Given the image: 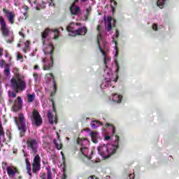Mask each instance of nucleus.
I'll return each mask as SVG.
<instances>
[{
  "instance_id": "1",
  "label": "nucleus",
  "mask_w": 179,
  "mask_h": 179,
  "mask_svg": "<svg viewBox=\"0 0 179 179\" xmlns=\"http://www.w3.org/2000/svg\"><path fill=\"white\" fill-rule=\"evenodd\" d=\"M90 125L93 129H96L97 127H100V125L103 127L102 131L103 134H105V141H110V139L112 141L110 143L100 144L97 147L98 154H99L103 159H108L113 155H115V153H117V149L119 148L120 137L117 135L114 136L115 134V128L114 126L110 124H106L104 126L102 122L98 120L92 121Z\"/></svg>"
},
{
  "instance_id": "2",
  "label": "nucleus",
  "mask_w": 179,
  "mask_h": 179,
  "mask_svg": "<svg viewBox=\"0 0 179 179\" xmlns=\"http://www.w3.org/2000/svg\"><path fill=\"white\" fill-rule=\"evenodd\" d=\"M50 31V29H46L41 33L42 50L45 55V58L42 60L43 71H50L52 68V65H54V59H52V55H54V45L49 36Z\"/></svg>"
},
{
  "instance_id": "3",
  "label": "nucleus",
  "mask_w": 179,
  "mask_h": 179,
  "mask_svg": "<svg viewBox=\"0 0 179 179\" xmlns=\"http://www.w3.org/2000/svg\"><path fill=\"white\" fill-rule=\"evenodd\" d=\"M97 30L99 31L97 43L100 52H101L102 55L103 56V61L106 66L105 69L111 71V69H110V66H111V57L108 55H106V52L103 50V48H106V41H104V38H103V35L101 34V25H98Z\"/></svg>"
},
{
  "instance_id": "4",
  "label": "nucleus",
  "mask_w": 179,
  "mask_h": 179,
  "mask_svg": "<svg viewBox=\"0 0 179 179\" xmlns=\"http://www.w3.org/2000/svg\"><path fill=\"white\" fill-rule=\"evenodd\" d=\"M104 79L102 80L101 84V89L102 90H108L109 92H113L114 86L111 85V82H117L118 76L117 74H113V71L109 69H105V73L103 74Z\"/></svg>"
},
{
  "instance_id": "5",
  "label": "nucleus",
  "mask_w": 179,
  "mask_h": 179,
  "mask_svg": "<svg viewBox=\"0 0 179 179\" xmlns=\"http://www.w3.org/2000/svg\"><path fill=\"white\" fill-rule=\"evenodd\" d=\"M11 89L14 90V92L8 91V96L14 99L16 97V93H19V92H23L27 87L26 82L24 80L21 78H11Z\"/></svg>"
},
{
  "instance_id": "6",
  "label": "nucleus",
  "mask_w": 179,
  "mask_h": 179,
  "mask_svg": "<svg viewBox=\"0 0 179 179\" xmlns=\"http://www.w3.org/2000/svg\"><path fill=\"white\" fill-rule=\"evenodd\" d=\"M79 23H73L71 22L70 24L66 27L67 31H69V36H71L72 37H75V36H85L86 33L87 32V29L86 27H80L78 28V26H79Z\"/></svg>"
},
{
  "instance_id": "7",
  "label": "nucleus",
  "mask_w": 179,
  "mask_h": 179,
  "mask_svg": "<svg viewBox=\"0 0 179 179\" xmlns=\"http://www.w3.org/2000/svg\"><path fill=\"white\" fill-rule=\"evenodd\" d=\"M0 26L3 37H4L6 43H13V32L9 29L3 17H0Z\"/></svg>"
},
{
  "instance_id": "8",
  "label": "nucleus",
  "mask_w": 179,
  "mask_h": 179,
  "mask_svg": "<svg viewBox=\"0 0 179 179\" xmlns=\"http://www.w3.org/2000/svg\"><path fill=\"white\" fill-rule=\"evenodd\" d=\"M92 11V8L89 7L85 10L80 13V8L75 3H73L70 7V12L72 15H78L80 17H81L82 20L84 22H87L89 19V16H90V12Z\"/></svg>"
},
{
  "instance_id": "9",
  "label": "nucleus",
  "mask_w": 179,
  "mask_h": 179,
  "mask_svg": "<svg viewBox=\"0 0 179 179\" xmlns=\"http://www.w3.org/2000/svg\"><path fill=\"white\" fill-rule=\"evenodd\" d=\"M78 145H80V152L83 155L86 159L90 160L92 159V155H93V150L89 151V148L87 147L89 145V141L87 139H83L78 138L77 139Z\"/></svg>"
},
{
  "instance_id": "10",
  "label": "nucleus",
  "mask_w": 179,
  "mask_h": 179,
  "mask_svg": "<svg viewBox=\"0 0 179 179\" xmlns=\"http://www.w3.org/2000/svg\"><path fill=\"white\" fill-rule=\"evenodd\" d=\"M18 120L19 121H17V118L15 117V122H16L17 126L18 127L19 131H20V136H23L26 131H27V128L26 127V120L24 119L23 113L19 114Z\"/></svg>"
},
{
  "instance_id": "11",
  "label": "nucleus",
  "mask_w": 179,
  "mask_h": 179,
  "mask_svg": "<svg viewBox=\"0 0 179 179\" xmlns=\"http://www.w3.org/2000/svg\"><path fill=\"white\" fill-rule=\"evenodd\" d=\"M118 37H120V32L118 30L116 29L115 34L113 36V41L115 42V64L116 65V72L118 73L120 72V62H118V60H117V57H118V48L117 47V39H118Z\"/></svg>"
},
{
  "instance_id": "12",
  "label": "nucleus",
  "mask_w": 179,
  "mask_h": 179,
  "mask_svg": "<svg viewBox=\"0 0 179 179\" xmlns=\"http://www.w3.org/2000/svg\"><path fill=\"white\" fill-rule=\"evenodd\" d=\"M27 146L28 150H30L31 153L36 155L38 150V141L34 138H28L27 141Z\"/></svg>"
},
{
  "instance_id": "13",
  "label": "nucleus",
  "mask_w": 179,
  "mask_h": 179,
  "mask_svg": "<svg viewBox=\"0 0 179 179\" xmlns=\"http://www.w3.org/2000/svg\"><path fill=\"white\" fill-rule=\"evenodd\" d=\"M45 79L47 83H50L52 85V91L50 93V96L52 97L55 95V93H57V84L55 83L54 76L52 73H48Z\"/></svg>"
},
{
  "instance_id": "14",
  "label": "nucleus",
  "mask_w": 179,
  "mask_h": 179,
  "mask_svg": "<svg viewBox=\"0 0 179 179\" xmlns=\"http://www.w3.org/2000/svg\"><path fill=\"white\" fill-rule=\"evenodd\" d=\"M41 162V158L40 155H37L34 158V162L32 164V171L33 173H37L40 171L41 169V165L40 164Z\"/></svg>"
},
{
  "instance_id": "15",
  "label": "nucleus",
  "mask_w": 179,
  "mask_h": 179,
  "mask_svg": "<svg viewBox=\"0 0 179 179\" xmlns=\"http://www.w3.org/2000/svg\"><path fill=\"white\" fill-rule=\"evenodd\" d=\"M33 121L35 122V125L36 127H40L41 124L43 123V119L41 118V116L40 115V113L37 112L36 110L33 111Z\"/></svg>"
},
{
  "instance_id": "16",
  "label": "nucleus",
  "mask_w": 179,
  "mask_h": 179,
  "mask_svg": "<svg viewBox=\"0 0 179 179\" xmlns=\"http://www.w3.org/2000/svg\"><path fill=\"white\" fill-rule=\"evenodd\" d=\"M3 13H5L6 17H7L8 22L10 24H13L15 23V13L12 11H9V10H6L5 8L3 9Z\"/></svg>"
},
{
  "instance_id": "17",
  "label": "nucleus",
  "mask_w": 179,
  "mask_h": 179,
  "mask_svg": "<svg viewBox=\"0 0 179 179\" xmlns=\"http://www.w3.org/2000/svg\"><path fill=\"white\" fill-rule=\"evenodd\" d=\"M106 29L108 31H111L113 26H115V20H113L111 17H108L106 20H105Z\"/></svg>"
},
{
  "instance_id": "18",
  "label": "nucleus",
  "mask_w": 179,
  "mask_h": 179,
  "mask_svg": "<svg viewBox=\"0 0 179 179\" xmlns=\"http://www.w3.org/2000/svg\"><path fill=\"white\" fill-rule=\"evenodd\" d=\"M34 5L36 10H40V9H44V8H45L47 3L43 1V0H35L34 1Z\"/></svg>"
},
{
  "instance_id": "19",
  "label": "nucleus",
  "mask_w": 179,
  "mask_h": 179,
  "mask_svg": "<svg viewBox=\"0 0 179 179\" xmlns=\"http://www.w3.org/2000/svg\"><path fill=\"white\" fill-rule=\"evenodd\" d=\"M110 100H113L114 103L120 104L122 101V95L118 94H113L110 97Z\"/></svg>"
},
{
  "instance_id": "20",
  "label": "nucleus",
  "mask_w": 179,
  "mask_h": 179,
  "mask_svg": "<svg viewBox=\"0 0 179 179\" xmlns=\"http://www.w3.org/2000/svg\"><path fill=\"white\" fill-rule=\"evenodd\" d=\"M91 139L94 143H99V141L101 140L100 138V134L97 132H92L91 133Z\"/></svg>"
},
{
  "instance_id": "21",
  "label": "nucleus",
  "mask_w": 179,
  "mask_h": 179,
  "mask_svg": "<svg viewBox=\"0 0 179 179\" xmlns=\"http://www.w3.org/2000/svg\"><path fill=\"white\" fill-rule=\"evenodd\" d=\"M6 170L8 176L10 177V178H13V177H15L16 175V173H17V170L12 169L10 166H8Z\"/></svg>"
},
{
  "instance_id": "22",
  "label": "nucleus",
  "mask_w": 179,
  "mask_h": 179,
  "mask_svg": "<svg viewBox=\"0 0 179 179\" xmlns=\"http://www.w3.org/2000/svg\"><path fill=\"white\" fill-rule=\"evenodd\" d=\"M167 1L169 0H157V5L160 9H163L167 5Z\"/></svg>"
},
{
  "instance_id": "23",
  "label": "nucleus",
  "mask_w": 179,
  "mask_h": 179,
  "mask_svg": "<svg viewBox=\"0 0 179 179\" xmlns=\"http://www.w3.org/2000/svg\"><path fill=\"white\" fill-rule=\"evenodd\" d=\"M25 162H26V164H27V173H28L29 176H30V177H32V176H31V165H30V162L27 158L25 159Z\"/></svg>"
},
{
  "instance_id": "24",
  "label": "nucleus",
  "mask_w": 179,
  "mask_h": 179,
  "mask_svg": "<svg viewBox=\"0 0 179 179\" xmlns=\"http://www.w3.org/2000/svg\"><path fill=\"white\" fill-rule=\"evenodd\" d=\"M124 176H127V179H134V178H135V174L131 173V172H129V169H124Z\"/></svg>"
},
{
  "instance_id": "25",
  "label": "nucleus",
  "mask_w": 179,
  "mask_h": 179,
  "mask_svg": "<svg viewBox=\"0 0 179 179\" xmlns=\"http://www.w3.org/2000/svg\"><path fill=\"white\" fill-rule=\"evenodd\" d=\"M36 99V94H27V101L28 103H33L34 100Z\"/></svg>"
},
{
  "instance_id": "26",
  "label": "nucleus",
  "mask_w": 179,
  "mask_h": 179,
  "mask_svg": "<svg viewBox=\"0 0 179 179\" xmlns=\"http://www.w3.org/2000/svg\"><path fill=\"white\" fill-rule=\"evenodd\" d=\"M50 159L52 160L53 163H57V162H58V156H57L55 151H52L50 154Z\"/></svg>"
},
{
  "instance_id": "27",
  "label": "nucleus",
  "mask_w": 179,
  "mask_h": 179,
  "mask_svg": "<svg viewBox=\"0 0 179 179\" xmlns=\"http://www.w3.org/2000/svg\"><path fill=\"white\" fill-rule=\"evenodd\" d=\"M53 143L56 149H57V150H61V148H62V145H61V143H59V141H58L57 139L55 138L53 140Z\"/></svg>"
},
{
  "instance_id": "28",
  "label": "nucleus",
  "mask_w": 179,
  "mask_h": 179,
  "mask_svg": "<svg viewBox=\"0 0 179 179\" xmlns=\"http://www.w3.org/2000/svg\"><path fill=\"white\" fill-rule=\"evenodd\" d=\"M110 2L112 11L114 12V10H115V8L117 7V2L114 0H110Z\"/></svg>"
},
{
  "instance_id": "29",
  "label": "nucleus",
  "mask_w": 179,
  "mask_h": 179,
  "mask_svg": "<svg viewBox=\"0 0 179 179\" xmlns=\"http://www.w3.org/2000/svg\"><path fill=\"white\" fill-rule=\"evenodd\" d=\"M51 31L54 34L53 38L55 40H57V38H58V37H59V31L58 29H55V30H52Z\"/></svg>"
},
{
  "instance_id": "30",
  "label": "nucleus",
  "mask_w": 179,
  "mask_h": 179,
  "mask_svg": "<svg viewBox=\"0 0 179 179\" xmlns=\"http://www.w3.org/2000/svg\"><path fill=\"white\" fill-rule=\"evenodd\" d=\"M48 117L49 119V122L50 124H51V125H52V124H54V120H53V117H52V114H51L50 113H48Z\"/></svg>"
},
{
  "instance_id": "31",
  "label": "nucleus",
  "mask_w": 179,
  "mask_h": 179,
  "mask_svg": "<svg viewBox=\"0 0 179 179\" xmlns=\"http://www.w3.org/2000/svg\"><path fill=\"white\" fill-rule=\"evenodd\" d=\"M4 75H6V76H9V75H10V69H9V66H6L4 69Z\"/></svg>"
},
{
  "instance_id": "32",
  "label": "nucleus",
  "mask_w": 179,
  "mask_h": 179,
  "mask_svg": "<svg viewBox=\"0 0 179 179\" xmlns=\"http://www.w3.org/2000/svg\"><path fill=\"white\" fill-rule=\"evenodd\" d=\"M25 48L23 49L24 52L29 51L30 50V46H29V41L25 42L24 43Z\"/></svg>"
},
{
  "instance_id": "33",
  "label": "nucleus",
  "mask_w": 179,
  "mask_h": 179,
  "mask_svg": "<svg viewBox=\"0 0 179 179\" xmlns=\"http://www.w3.org/2000/svg\"><path fill=\"white\" fill-rule=\"evenodd\" d=\"M47 179H52V173L51 169H48Z\"/></svg>"
},
{
  "instance_id": "34",
  "label": "nucleus",
  "mask_w": 179,
  "mask_h": 179,
  "mask_svg": "<svg viewBox=\"0 0 179 179\" xmlns=\"http://www.w3.org/2000/svg\"><path fill=\"white\" fill-rule=\"evenodd\" d=\"M22 9L23 10H24V12L23 13L24 16H26V15H27V10H29V7H27V6H22Z\"/></svg>"
},
{
  "instance_id": "35",
  "label": "nucleus",
  "mask_w": 179,
  "mask_h": 179,
  "mask_svg": "<svg viewBox=\"0 0 179 179\" xmlns=\"http://www.w3.org/2000/svg\"><path fill=\"white\" fill-rule=\"evenodd\" d=\"M152 29H154L155 31H157V30H159V25H157V24H153Z\"/></svg>"
},
{
  "instance_id": "36",
  "label": "nucleus",
  "mask_w": 179,
  "mask_h": 179,
  "mask_svg": "<svg viewBox=\"0 0 179 179\" xmlns=\"http://www.w3.org/2000/svg\"><path fill=\"white\" fill-rule=\"evenodd\" d=\"M14 5L15 6H19L20 5V0H14Z\"/></svg>"
},
{
  "instance_id": "37",
  "label": "nucleus",
  "mask_w": 179,
  "mask_h": 179,
  "mask_svg": "<svg viewBox=\"0 0 179 179\" xmlns=\"http://www.w3.org/2000/svg\"><path fill=\"white\" fill-rule=\"evenodd\" d=\"M34 78L36 82H38L39 78H38V75L37 73H34Z\"/></svg>"
},
{
  "instance_id": "38",
  "label": "nucleus",
  "mask_w": 179,
  "mask_h": 179,
  "mask_svg": "<svg viewBox=\"0 0 179 179\" xmlns=\"http://www.w3.org/2000/svg\"><path fill=\"white\" fill-rule=\"evenodd\" d=\"M49 6H54V3L52 2H54V0H48V1Z\"/></svg>"
},
{
  "instance_id": "39",
  "label": "nucleus",
  "mask_w": 179,
  "mask_h": 179,
  "mask_svg": "<svg viewBox=\"0 0 179 179\" xmlns=\"http://www.w3.org/2000/svg\"><path fill=\"white\" fill-rule=\"evenodd\" d=\"M17 61H20V59H23V56L20 54H18L17 56Z\"/></svg>"
},
{
  "instance_id": "40",
  "label": "nucleus",
  "mask_w": 179,
  "mask_h": 179,
  "mask_svg": "<svg viewBox=\"0 0 179 179\" xmlns=\"http://www.w3.org/2000/svg\"><path fill=\"white\" fill-rule=\"evenodd\" d=\"M1 97H2V87L1 85V83H0V99H1Z\"/></svg>"
},
{
  "instance_id": "41",
  "label": "nucleus",
  "mask_w": 179,
  "mask_h": 179,
  "mask_svg": "<svg viewBox=\"0 0 179 179\" xmlns=\"http://www.w3.org/2000/svg\"><path fill=\"white\" fill-rule=\"evenodd\" d=\"M2 52H3V49L0 48V57L2 56Z\"/></svg>"
},
{
  "instance_id": "42",
  "label": "nucleus",
  "mask_w": 179,
  "mask_h": 179,
  "mask_svg": "<svg viewBox=\"0 0 179 179\" xmlns=\"http://www.w3.org/2000/svg\"><path fill=\"white\" fill-rule=\"evenodd\" d=\"M61 155L62 156V159L65 160V157L64 156V152H61Z\"/></svg>"
},
{
  "instance_id": "43",
  "label": "nucleus",
  "mask_w": 179,
  "mask_h": 179,
  "mask_svg": "<svg viewBox=\"0 0 179 179\" xmlns=\"http://www.w3.org/2000/svg\"><path fill=\"white\" fill-rule=\"evenodd\" d=\"M34 69H40V67H38V65H36L34 66Z\"/></svg>"
},
{
  "instance_id": "44",
  "label": "nucleus",
  "mask_w": 179,
  "mask_h": 179,
  "mask_svg": "<svg viewBox=\"0 0 179 179\" xmlns=\"http://www.w3.org/2000/svg\"><path fill=\"white\" fill-rule=\"evenodd\" d=\"M105 179H111V176H107L105 178Z\"/></svg>"
},
{
  "instance_id": "45",
  "label": "nucleus",
  "mask_w": 179,
  "mask_h": 179,
  "mask_svg": "<svg viewBox=\"0 0 179 179\" xmlns=\"http://www.w3.org/2000/svg\"><path fill=\"white\" fill-rule=\"evenodd\" d=\"M19 34H20V36H22V37H24V34H23V33L19 32Z\"/></svg>"
},
{
  "instance_id": "46",
  "label": "nucleus",
  "mask_w": 179,
  "mask_h": 179,
  "mask_svg": "<svg viewBox=\"0 0 179 179\" xmlns=\"http://www.w3.org/2000/svg\"><path fill=\"white\" fill-rule=\"evenodd\" d=\"M31 57H34V55H36V54L34 53V52H33L32 53H31Z\"/></svg>"
},
{
  "instance_id": "47",
  "label": "nucleus",
  "mask_w": 179,
  "mask_h": 179,
  "mask_svg": "<svg viewBox=\"0 0 179 179\" xmlns=\"http://www.w3.org/2000/svg\"><path fill=\"white\" fill-rule=\"evenodd\" d=\"M41 179H47L45 176H41Z\"/></svg>"
},
{
  "instance_id": "48",
  "label": "nucleus",
  "mask_w": 179,
  "mask_h": 179,
  "mask_svg": "<svg viewBox=\"0 0 179 179\" xmlns=\"http://www.w3.org/2000/svg\"><path fill=\"white\" fill-rule=\"evenodd\" d=\"M17 99L19 100V101H22V98H20V96H18Z\"/></svg>"
},
{
  "instance_id": "49",
  "label": "nucleus",
  "mask_w": 179,
  "mask_h": 179,
  "mask_svg": "<svg viewBox=\"0 0 179 179\" xmlns=\"http://www.w3.org/2000/svg\"><path fill=\"white\" fill-rule=\"evenodd\" d=\"M5 64V62L4 61H1V65H4Z\"/></svg>"
},
{
  "instance_id": "50",
  "label": "nucleus",
  "mask_w": 179,
  "mask_h": 179,
  "mask_svg": "<svg viewBox=\"0 0 179 179\" xmlns=\"http://www.w3.org/2000/svg\"><path fill=\"white\" fill-rule=\"evenodd\" d=\"M83 2H86L87 0H81Z\"/></svg>"
},
{
  "instance_id": "51",
  "label": "nucleus",
  "mask_w": 179,
  "mask_h": 179,
  "mask_svg": "<svg viewBox=\"0 0 179 179\" xmlns=\"http://www.w3.org/2000/svg\"><path fill=\"white\" fill-rule=\"evenodd\" d=\"M28 2H29V3H31V1L30 0H28Z\"/></svg>"
},
{
  "instance_id": "52",
  "label": "nucleus",
  "mask_w": 179,
  "mask_h": 179,
  "mask_svg": "<svg viewBox=\"0 0 179 179\" xmlns=\"http://www.w3.org/2000/svg\"><path fill=\"white\" fill-rule=\"evenodd\" d=\"M60 29L62 31H64V28L61 27Z\"/></svg>"
},
{
  "instance_id": "53",
  "label": "nucleus",
  "mask_w": 179,
  "mask_h": 179,
  "mask_svg": "<svg viewBox=\"0 0 179 179\" xmlns=\"http://www.w3.org/2000/svg\"><path fill=\"white\" fill-rule=\"evenodd\" d=\"M90 178L93 179L94 178V176H91Z\"/></svg>"
},
{
  "instance_id": "54",
  "label": "nucleus",
  "mask_w": 179,
  "mask_h": 179,
  "mask_svg": "<svg viewBox=\"0 0 179 179\" xmlns=\"http://www.w3.org/2000/svg\"><path fill=\"white\" fill-rule=\"evenodd\" d=\"M17 47H20V44L18 43V44H17Z\"/></svg>"
},
{
  "instance_id": "55",
  "label": "nucleus",
  "mask_w": 179,
  "mask_h": 179,
  "mask_svg": "<svg viewBox=\"0 0 179 179\" xmlns=\"http://www.w3.org/2000/svg\"><path fill=\"white\" fill-rule=\"evenodd\" d=\"M67 141H69V138L66 137Z\"/></svg>"
},
{
  "instance_id": "56",
  "label": "nucleus",
  "mask_w": 179,
  "mask_h": 179,
  "mask_svg": "<svg viewBox=\"0 0 179 179\" xmlns=\"http://www.w3.org/2000/svg\"><path fill=\"white\" fill-rule=\"evenodd\" d=\"M24 156H26V154H24Z\"/></svg>"
},
{
  "instance_id": "57",
  "label": "nucleus",
  "mask_w": 179,
  "mask_h": 179,
  "mask_svg": "<svg viewBox=\"0 0 179 179\" xmlns=\"http://www.w3.org/2000/svg\"><path fill=\"white\" fill-rule=\"evenodd\" d=\"M96 179H98V178H96Z\"/></svg>"
}]
</instances>
